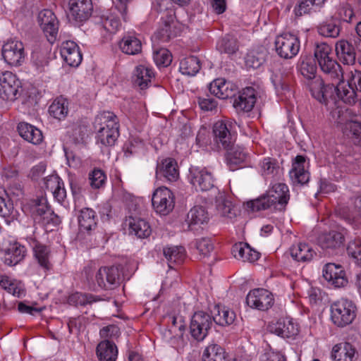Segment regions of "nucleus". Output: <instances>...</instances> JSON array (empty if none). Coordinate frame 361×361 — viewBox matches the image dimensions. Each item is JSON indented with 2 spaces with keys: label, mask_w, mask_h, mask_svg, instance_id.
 <instances>
[{
  "label": "nucleus",
  "mask_w": 361,
  "mask_h": 361,
  "mask_svg": "<svg viewBox=\"0 0 361 361\" xmlns=\"http://www.w3.org/2000/svg\"><path fill=\"white\" fill-rule=\"evenodd\" d=\"M37 23L50 44H54L59 34L60 21L51 9H42L38 13Z\"/></svg>",
  "instance_id": "nucleus-12"
},
{
  "label": "nucleus",
  "mask_w": 361,
  "mask_h": 361,
  "mask_svg": "<svg viewBox=\"0 0 361 361\" xmlns=\"http://www.w3.org/2000/svg\"><path fill=\"white\" fill-rule=\"evenodd\" d=\"M275 50L282 59H291L298 54L300 48L299 37L290 32H284L276 37Z\"/></svg>",
  "instance_id": "nucleus-9"
},
{
  "label": "nucleus",
  "mask_w": 361,
  "mask_h": 361,
  "mask_svg": "<svg viewBox=\"0 0 361 361\" xmlns=\"http://www.w3.org/2000/svg\"><path fill=\"white\" fill-rule=\"evenodd\" d=\"M124 224L128 227L129 234L135 235L138 238H147L152 233L149 222L136 214L131 213L126 216Z\"/></svg>",
  "instance_id": "nucleus-23"
},
{
  "label": "nucleus",
  "mask_w": 361,
  "mask_h": 361,
  "mask_svg": "<svg viewBox=\"0 0 361 361\" xmlns=\"http://www.w3.org/2000/svg\"><path fill=\"white\" fill-rule=\"evenodd\" d=\"M216 207L218 212L224 216L232 219L235 216L234 206L231 201L225 198L224 196L220 195L216 200Z\"/></svg>",
  "instance_id": "nucleus-59"
},
{
  "label": "nucleus",
  "mask_w": 361,
  "mask_h": 361,
  "mask_svg": "<svg viewBox=\"0 0 361 361\" xmlns=\"http://www.w3.org/2000/svg\"><path fill=\"white\" fill-rule=\"evenodd\" d=\"M119 49L126 55L135 56L142 53V44L140 34L134 30L123 33L118 42Z\"/></svg>",
  "instance_id": "nucleus-22"
},
{
  "label": "nucleus",
  "mask_w": 361,
  "mask_h": 361,
  "mask_svg": "<svg viewBox=\"0 0 361 361\" xmlns=\"http://www.w3.org/2000/svg\"><path fill=\"white\" fill-rule=\"evenodd\" d=\"M348 256L361 267V238H357L348 242L346 247Z\"/></svg>",
  "instance_id": "nucleus-63"
},
{
  "label": "nucleus",
  "mask_w": 361,
  "mask_h": 361,
  "mask_svg": "<svg viewBox=\"0 0 361 361\" xmlns=\"http://www.w3.org/2000/svg\"><path fill=\"white\" fill-rule=\"evenodd\" d=\"M189 246L191 249L197 250L202 258L209 257L214 249L213 241L209 238L195 239Z\"/></svg>",
  "instance_id": "nucleus-53"
},
{
  "label": "nucleus",
  "mask_w": 361,
  "mask_h": 361,
  "mask_svg": "<svg viewBox=\"0 0 361 361\" xmlns=\"http://www.w3.org/2000/svg\"><path fill=\"white\" fill-rule=\"evenodd\" d=\"M334 19L338 20V24L341 23H353L356 22L357 17L353 11L352 6L349 4H343L341 5L337 11L332 16Z\"/></svg>",
  "instance_id": "nucleus-55"
},
{
  "label": "nucleus",
  "mask_w": 361,
  "mask_h": 361,
  "mask_svg": "<svg viewBox=\"0 0 361 361\" xmlns=\"http://www.w3.org/2000/svg\"><path fill=\"white\" fill-rule=\"evenodd\" d=\"M163 252L170 268L181 264L186 257V251L183 246H167L164 248Z\"/></svg>",
  "instance_id": "nucleus-45"
},
{
  "label": "nucleus",
  "mask_w": 361,
  "mask_h": 361,
  "mask_svg": "<svg viewBox=\"0 0 361 361\" xmlns=\"http://www.w3.org/2000/svg\"><path fill=\"white\" fill-rule=\"evenodd\" d=\"M228 353L221 345L212 342L204 349L202 361H227Z\"/></svg>",
  "instance_id": "nucleus-41"
},
{
  "label": "nucleus",
  "mask_w": 361,
  "mask_h": 361,
  "mask_svg": "<svg viewBox=\"0 0 361 361\" xmlns=\"http://www.w3.org/2000/svg\"><path fill=\"white\" fill-rule=\"evenodd\" d=\"M96 353L99 361H116L118 348L114 341L104 340L97 345Z\"/></svg>",
  "instance_id": "nucleus-43"
},
{
  "label": "nucleus",
  "mask_w": 361,
  "mask_h": 361,
  "mask_svg": "<svg viewBox=\"0 0 361 361\" xmlns=\"http://www.w3.org/2000/svg\"><path fill=\"white\" fill-rule=\"evenodd\" d=\"M89 124L87 121L78 119L67 127V134L73 143L82 144L87 137Z\"/></svg>",
  "instance_id": "nucleus-38"
},
{
  "label": "nucleus",
  "mask_w": 361,
  "mask_h": 361,
  "mask_svg": "<svg viewBox=\"0 0 361 361\" xmlns=\"http://www.w3.org/2000/svg\"><path fill=\"white\" fill-rule=\"evenodd\" d=\"M320 71L333 80L343 78V72L341 66L334 58V56L317 63Z\"/></svg>",
  "instance_id": "nucleus-37"
},
{
  "label": "nucleus",
  "mask_w": 361,
  "mask_h": 361,
  "mask_svg": "<svg viewBox=\"0 0 361 361\" xmlns=\"http://www.w3.org/2000/svg\"><path fill=\"white\" fill-rule=\"evenodd\" d=\"M12 200L4 188H0V216L4 218L7 224L12 221L16 214Z\"/></svg>",
  "instance_id": "nucleus-48"
},
{
  "label": "nucleus",
  "mask_w": 361,
  "mask_h": 361,
  "mask_svg": "<svg viewBox=\"0 0 361 361\" xmlns=\"http://www.w3.org/2000/svg\"><path fill=\"white\" fill-rule=\"evenodd\" d=\"M317 63L313 57L308 54H302L297 63V70L310 83L317 79Z\"/></svg>",
  "instance_id": "nucleus-30"
},
{
  "label": "nucleus",
  "mask_w": 361,
  "mask_h": 361,
  "mask_svg": "<svg viewBox=\"0 0 361 361\" xmlns=\"http://www.w3.org/2000/svg\"><path fill=\"white\" fill-rule=\"evenodd\" d=\"M355 303L348 298H342L330 305V319L338 328H344L351 324L357 317Z\"/></svg>",
  "instance_id": "nucleus-5"
},
{
  "label": "nucleus",
  "mask_w": 361,
  "mask_h": 361,
  "mask_svg": "<svg viewBox=\"0 0 361 361\" xmlns=\"http://www.w3.org/2000/svg\"><path fill=\"white\" fill-rule=\"evenodd\" d=\"M156 178L163 182L174 183L179 178V168L174 158H159L156 166Z\"/></svg>",
  "instance_id": "nucleus-18"
},
{
  "label": "nucleus",
  "mask_w": 361,
  "mask_h": 361,
  "mask_svg": "<svg viewBox=\"0 0 361 361\" xmlns=\"http://www.w3.org/2000/svg\"><path fill=\"white\" fill-rule=\"evenodd\" d=\"M101 23L102 27L110 34L116 33L121 26L119 17L113 13L107 16L102 15L101 16Z\"/></svg>",
  "instance_id": "nucleus-57"
},
{
  "label": "nucleus",
  "mask_w": 361,
  "mask_h": 361,
  "mask_svg": "<svg viewBox=\"0 0 361 361\" xmlns=\"http://www.w3.org/2000/svg\"><path fill=\"white\" fill-rule=\"evenodd\" d=\"M247 305L260 311H266L272 307L274 302L273 295L264 288L251 290L246 297Z\"/></svg>",
  "instance_id": "nucleus-19"
},
{
  "label": "nucleus",
  "mask_w": 361,
  "mask_h": 361,
  "mask_svg": "<svg viewBox=\"0 0 361 361\" xmlns=\"http://www.w3.org/2000/svg\"><path fill=\"white\" fill-rule=\"evenodd\" d=\"M261 167L263 175L266 176H270L273 178L279 175L281 171L278 161L271 157L264 158L262 162Z\"/></svg>",
  "instance_id": "nucleus-62"
},
{
  "label": "nucleus",
  "mask_w": 361,
  "mask_h": 361,
  "mask_svg": "<svg viewBox=\"0 0 361 361\" xmlns=\"http://www.w3.org/2000/svg\"><path fill=\"white\" fill-rule=\"evenodd\" d=\"M359 355L357 348L350 342L335 345L331 353L334 361H358Z\"/></svg>",
  "instance_id": "nucleus-27"
},
{
  "label": "nucleus",
  "mask_w": 361,
  "mask_h": 361,
  "mask_svg": "<svg viewBox=\"0 0 361 361\" xmlns=\"http://www.w3.org/2000/svg\"><path fill=\"white\" fill-rule=\"evenodd\" d=\"M196 102L199 108L204 112H216L218 109V102L216 99L206 94L205 96H198L196 97Z\"/></svg>",
  "instance_id": "nucleus-64"
},
{
  "label": "nucleus",
  "mask_w": 361,
  "mask_h": 361,
  "mask_svg": "<svg viewBox=\"0 0 361 361\" xmlns=\"http://www.w3.org/2000/svg\"><path fill=\"white\" fill-rule=\"evenodd\" d=\"M49 54L47 48L43 47H35L31 54V63L36 70L42 73L49 63Z\"/></svg>",
  "instance_id": "nucleus-47"
},
{
  "label": "nucleus",
  "mask_w": 361,
  "mask_h": 361,
  "mask_svg": "<svg viewBox=\"0 0 361 361\" xmlns=\"http://www.w3.org/2000/svg\"><path fill=\"white\" fill-rule=\"evenodd\" d=\"M84 274L90 288L95 290L97 286L101 289L112 290L122 281L123 267L121 264L102 267L94 276L91 267H85Z\"/></svg>",
  "instance_id": "nucleus-4"
},
{
  "label": "nucleus",
  "mask_w": 361,
  "mask_h": 361,
  "mask_svg": "<svg viewBox=\"0 0 361 361\" xmlns=\"http://www.w3.org/2000/svg\"><path fill=\"white\" fill-rule=\"evenodd\" d=\"M4 61L11 66H20L25 61L24 44L20 41L8 40L1 49Z\"/></svg>",
  "instance_id": "nucleus-16"
},
{
  "label": "nucleus",
  "mask_w": 361,
  "mask_h": 361,
  "mask_svg": "<svg viewBox=\"0 0 361 361\" xmlns=\"http://www.w3.org/2000/svg\"><path fill=\"white\" fill-rule=\"evenodd\" d=\"M238 48L237 39L229 34L220 37L216 44V49L220 54H227L228 56L235 54L238 51Z\"/></svg>",
  "instance_id": "nucleus-46"
},
{
  "label": "nucleus",
  "mask_w": 361,
  "mask_h": 361,
  "mask_svg": "<svg viewBox=\"0 0 361 361\" xmlns=\"http://www.w3.org/2000/svg\"><path fill=\"white\" fill-rule=\"evenodd\" d=\"M290 200L288 187L285 183L274 184L258 198L247 201L245 207L251 212L270 209L272 212H283Z\"/></svg>",
  "instance_id": "nucleus-2"
},
{
  "label": "nucleus",
  "mask_w": 361,
  "mask_h": 361,
  "mask_svg": "<svg viewBox=\"0 0 361 361\" xmlns=\"http://www.w3.org/2000/svg\"><path fill=\"white\" fill-rule=\"evenodd\" d=\"M60 53L64 61L72 67H78L82 60L80 48L73 41L63 42L60 48Z\"/></svg>",
  "instance_id": "nucleus-28"
},
{
  "label": "nucleus",
  "mask_w": 361,
  "mask_h": 361,
  "mask_svg": "<svg viewBox=\"0 0 361 361\" xmlns=\"http://www.w3.org/2000/svg\"><path fill=\"white\" fill-rule=\"evenodd\" d=\"M208 89L211 94L220 99H231L236 92L235 85L223 78H216L211 82Z\"/></svg>",
  "instance_id": "nucleus-26"
},
{
  "label": "nucleus",
  "mask_w": 361,
  "mask_h": 361,
  "mask_svg": "<svg viewBox=\"0 0 361 361\" xmlns=\"http://www.w3.org/2000/svg\"><path fill=\"white\" fill-rule=\"evenodd\" d=\"M200 61L197 56H190L180 61L179 71L183 75L194 76L200 71Z\"/></svg>",
  "instance_id": "nucleus-52"
},
{
  "label": "nucleus",
  "mask_w": 361,
  "mask_h": 361,
  "mask_svg": "<svg viewBox=\"0 0 361 361\" xmlns=\"http://www.w3.org/2000/svg\"><path fill=\"white\" fill-rule=\"evenodd\" d=\"M318 34L324 37L336 38L339 36L341 31V25L338 21L332 16L320 23L317 26Z\"/></svg>",
  "instance_id": "nucleus-44"
},
{
  "label": "nucleus",
  "mask_w": 361,
  "mask_h": 361,
  "mask_svg": "<svg viewBox=\"0 0 361 361\" xmlns=\"http://www.w3.org/2000/svg\"><path fill=\"white\" fill-rule=\"evenodd\" d=\"M310 91L312 96L321 104H327L329 99L337 100L338 82L325 84L320 77L309 83Z\"/></svg>",
  "instance_id": "nucleus-15"
},
{
  "label": "nucleus",
  "mask_w": 361,
  "mask_h": 361,
  "mask_svg": "<svg viewBox=\"0 0 361 361\" xmlns=\"http://www.w3.org/2000/svg\"><path fill=\"white\" fill-rule=\"evenodd\" d=\"M233 257L243 262H255L260 257V253L252 249L247 243L240 242L232 246Z\"/></svg>",
  "instance_id": "nucleus-36"
},
{
  "label": "nucleus",
  "mask_w": 361,
  "mask_h": 361,
  "mask_svg": "<svg viewBox=\"0 0 361 361\" xmlns=\"http://www.w3.org/2000/svg\"><path fill=\"white\" fill-rule=\"evenodd\" d=\"M211 316L216 325L224 327L233 324L236 319V314L233 310L220 304L214 306Z\"/></svg>",
  "instance_id": "nucleus-32"
},
{
  "label": "nucleus",
  "mask_w": 361,
  "mask_h": 361,
  "mask_svg": "<svg viewBox=\"0 0 361 361\" xmlns=\"http://www.w3.org/2000/svg\"><path fill=\"white\" fill-rule=\"evenodd\" d=\"M0 286L8 293L17 298H22L25 295L26 290L24 284L19 281L10 280L6 275H0Z\"/></svg>",
  "instance_id": "nucleus-50"
},
{
  "label": "nucleus",
  "mask_w": 361,
  "mask_h": 361,
  "mask_svg": "<svg viewBox=\"0 0 361 361\" xmlns=\"http://www.w3.org/2000/svg\"><path fill=\"white\" fill-rule=\"evenodd\" d=\"M100 300H102V298L99 296L91 293H82L80 292L73 293L68 298V303L75 307H85Z\"/></svg>",
  "instance_id": "nucleus-51"
},
{
  "label": "nucleus",
  "mask_w": 361,
  "mask_h": 361,
  "mask_svg": "<svg viewBox=\"0 0 361 361\" xmlns=\"http://www.w3.org/2000/svg\"><path fill=\"white\" fill-rule=\"evenodd\" d=\"M78 228L81 233H87L88 235L98 234L95 236L96 244L99 245L106 242L105 235L102 231H97L98 218L96 212L90 207H84L78 211L77 214Z\"/></svg>",
  "instance_id": "nucleus-6"
},
{
  "label": "nucleus",
  "mask_w": 361,
  "mask_h": 361,
  "mask_svg": "<svg viewBox=\"0 0 361 361\" xmlns=\"http://www.w3.org/2000/svg\"><path fill=\"white\" fill-rule=\"evenodd\" d=\"M209 220V214L204 207L194 206L190 209L185 219L188 231H192L195 234H200L203 230V226L207 224Z\"/></svg>",
  "instance_id": "nucleus-20"
},
{
  "label": "nucleus",
  "mask_w": 361,
  "mask_h": 361,
  "mask_svg": "<svg viewBox=\"0 0 361 361\" xmlns=\"http://www.w3.org/2000/svg\"><path fill=\"white\" fill-rule=\"evenodd\" d=\"M152 205L157 213L163 216L168 215L174 209L173 192L165 186L157 188L152 194Z\"/></svg>",
  "instance_id": "nucleus-13"
},
{
  "label": "nucleus",
  "mask_w": 361,
  "mask_h": 361,
  "mask_svg": "<svg viewBox=\"0 0 361 361\" xmlns=\"http://www.w3.org/2000/svg\"><path fill=\"white\" fill-rule=\"evenodd\" d=\"M190 183L202 191H208L214 187V179L211 172L206 169L192 167L188 176Z\"/></svg>",
  "instance_id": "nucleus-24"
},
{
  "label": "nucleus",
  "mask_w": 361,
  "mask_h": 361,
  "mask_svg": "<svg viewBox=\"0 0 361 361\" xmlns=\"http://www.w3.org/2000/svg\"><path fill=\"white\" fill-rule=\"evenodd\" d=\"M27 240L39 267L45 271L52 269V264L49 260L51 256L50 247L39 242L35 237H28Z\"/></svg>",
  "instance_id": "nucleus-21"
},
{
  "label": "nucleus",
  "mask_w": 361,
  "mask_h": 361,
  "mask_svg": "<svg viewBox=\"0 0 361 361\" xmlns=\"http://www.w3.org/2000/svg\"><path fill=\"white\" fill-rule=\"evenodd\" d=\"M335 50L338 58L343 63L346 65L355 63L357 52L352 42L341 39L336 42Z\"/></svg>",
  "instance_id": "nucleus-31"
},
{
  "label": "nucleus",
  "mask_w": 361,
  "mask_h": 361,
  "mask_svg": "<svg viewBox=\"0 0 361 361\" xmlns=\"http://www.w3.org/2000/svg\"><path fill=\"white\" fill-rule=\"evenodd\" d=\"M68 8L69 20L77 26L87 21L94 10L92 0H68Z\"/></svg>",
  "instance_id": "nucleus-10"
},
{
  "label": "nucleus",
  "mask_w": 361,
  "mask_h": 361,
  "mask_svg": "<svg viewBox=\"0 0 361 361\" xmlns=\"http://www.w3.org/2000/svg\"><path fill=\"white\" fill-rule=\"evenodd\" d=\"M307 157L305 155H297L292 162V169L290 171V177L293 184L304 185L310 180V172L305 169Z\"/></svg>",
  "instance_id": "nucleus-25"
},
{
  "label": "nucleus",
  "mask_w": 361,
  "mask_h": 361,
  "mask_svg": "<svg viewBox=\"0 0 361 361\" xmlns=\"http://www.w3.org/2000/svg\"><path fill=\"white\" fill-rule=\"evenodd\" d=\"M106 179L105 171L99 168H94L88 174L89 185L93 189L104 188Z\"/></svg>",
  "instance_id": "nucleus-56"
},
{
  "label": "nucleus",
  "mask_w": 361,
  "mask_h": 361,
  "mask_svg": "<svg viewBox=\"0 0 361 361\" xmlns=\"http://www.w3.org/2000/svg\"><path fill=\"white\" fill-rule=\"evenodd\" d=\"M267 330L283 338H295L300 332L299 324L289 317L272 319L267 325Z\"/></svg>",
  "instance_id": "nucleus-14"
},
{
  "label": "nucleus",
  "mask_w": 361,
  "mask_h": 361,
  "mask_svg": "<svg viewBox=\"0 0 361 361\" xmlns=\"http://www.w3.org/2000/svg\"><path fill=\"white\" fill-rule=\"evenodd\" d=\"M322 276L327 285L334 288H345L348 284V279L344 268L341 264L327 263L322 269Z\"/></svg>",
  "instance_id": "nucleus-17"
},
{
  "label": "nucleus",
  "mask_w": 361,
  "mask_h": 361,
  "mask_svg": "<svg viewBox=\"0 0 361 361\" xmlns=\"http://www.w3.org/2000/svg\"><path fill=\"white\" fill-rule=\"evenodd\" d=\"M290 254L294 260L305 263L312 261L316 252L307 243H299L290 248Z\"/></svg>",
  "instance_id": "nucleus-42"
},
{
  "label": "nucleus",
  "mask_w": 361,
  "mask_h": 361,
  "mask_svg": "<svg viewBox=\"0 0 361 361\" xmlns=\"http://www.w3.org/2000/svg\"><path fill=\"white\" fill-rule=\"evenodd\" d=\"M338 82L337 99L341 100L344 103L353 105L361 98V94L348 84L345 82L343 77L340 80H335Z\"/></svg>",
  "instance_id": "nucleus-33"
},
{
  "label": "nucleus",
  "mask_w": 361,
  "mask_h": 361,
  "mask_svg": "<svg viewBox=\"0 0 361 361\" xmlns=\"http://www.w3.org/2000/svg\"><path fill=\"white\" fill-rule=\"evenodd\" d=\"M260 97V87L259 85L245 87L238 91L237 94L233 97V106L237 112H250Z\"/></svg>",
  "instance_id": "nucleus-7"
},
{
  "label": "nucleus",
  "mask_w": 361,
  "mask_h": 361,
  "mask_svg": "<svg viewBox=\"0 0 361 361\" xmlns=\"http://www.w3.org/2000/svg\"><path fill=\"white\" fill-rule=\"evenodd\" d=\"M23 90L21 82L11 71L0 73V97L6 101H15Z\"/></svg>",
  "instance_id": "nucleus-11"
},
{
  "label": "nucleus",
  "mask_w": 361,
  "mask_h": 361,
  "mask_svg": "<svg viewBox=\"0 0 361 361\" xmlns=\"http://www.w3.org/2000/svg\"><path fill=\"white\" fill-rule=\"evenodd\" d=\"M69 102L63 96L56 97L49 107V114L53 118L64 120L68 114Z\"/></svg>",
  "instance_id": "nucleus-49"
},
{
  "label": "nucleus",
  "mask_w": 361,
  "mask_h": 361,
  "mask_svg": "<svg viewBox=\"0 0 361 361\" xmlns=\"http://www.w3.org/2000/svg\"><path fill=\"white\" fill-rule=\"evenodd\" d=\"M168 20L164 21V26L155 33L157 39L162 42H168L180 32V28L174 22V16L167 14Z\"/></svg>",
  "instance_id": "nucleus-40"
},
{
  "label": "nucleus",
  "mask_w": 361,
  "mask_h": 361,
  "mask_svg": "<svg viewBox=\"0 0 361 361\" xmlns=\"http://www.w3.org/2000/svg\"><path fill=\"white\" fill-rule=\"evenodd\" d=\"M213 317L204 311L195 312L190 319V334L197 342L203 341L213 326Z\"/></svg>",
  "instance_id": "nucleus-8"
},
{
  "label": "nucleus",
  "mask_w": 361,
  "mask_h": 361,
  "mask_svg": "<svg viewBox=\"0 0 361 361\" xmlns=\"http://www.w3.org/2000/svg\"><path fill=\"white\" fill-rule=\"evenodd\" d=\"M345 135L356 145H361V122L351 121L345 124Z\"/></svg>",
  "instance_id": "nucleus-58"
},
{
  "label": "nucleus",
  "mask_w": 361,
  "mask_h": 361,
  "mask_svg": "<svg viewBox=\"0 0 361 361\" xmlns=\"http://www.w3.org/2000/svg\"><path fill=\"white\" fill-rule=\"evenodd\" d=\"M119 127V120L113 112L99 113L94 122L97 144L104 147L114 146L120 135Z\"/></svg>",
  "instance_id": "nucleus-3"
},
{
  "label": "nucleus",
  "mask_w": 361,
  "mask_h": 361,
  "mask_svg": "<svg viewBox=\"0 0 361 361\" xmlns=\"http://www.w3.org/2000/svg\"><path fill=\"white\" fill-rule=\"evenodd\" d=\"M344 235L338 231H331L329 233L321 234L317 239L318 245L323 249H337L344 243Z\"/></svg>",
  "instance_id": "nucleus-39"
},
{
  "label": "nucleus",
  "mask_w": 361,
  "mask_h": 361,
  "mask_svg": "<svg viewBox=\"0 0 361 361\" xmlns=\"http://www.w3.org/2000/svg\"><path fill=\"white\" fill-rule=\"evenodd\" d=\"M18 135L26 142L37 145L44 140L42 132L40 129L25 121H20L16 126Z\"/></svg>",
  "instance_id": "nucleus-29"
},
{
  "label": "nucleus",
  "mask_w": 361,
  "mask_h": 361,
  "mask_svg": "<svg viewBox=\"0 0 361 361\" xmlns=\"http://www.w3.org/2000/svg\"><path fill=\"white\" fill-rule=\"evenodd\" d=\"M154 77V73L151 68L145 65H138L133 71L132 82L134 86L138 87L140 90H145L150 85L152 78Z\"/></svg>",
  "instance_id": "nucleus-35"
},
{
  "label": "nucleus",
  "mask_w": 361,
  "mask_h": 361,
  "mask_svg": "<svg viewBox=\"0 0 361 361\" xmlns=\"http://www.w3.org/2000/svg\"><path fill=\"white\" fill-rule=\"evenodd\" d=\"M232 123L228 121H217L213 126L214 142L219 149L226 150V164L231 171L252 167L249 154L239 146L234 147L235 135L231 132Z\"/></svg>",
  "instance_id": "nucleus-1"
},
{
  "label": "nucleus",
  "mask_w": 361,
  "mask_h": 361,
  "mask_svg": "<svg viewBox=\"0 0 361 361\" xmlns=\"http://www.w3.org/2000/svg\"><path fill=\"white\" fill-rule=\"evenodd\" d=\"M355 159L351 155L340 154L334 158V164L336 167L343 173H350L353 171Z\"/></svg>",
  "instance_id": "nucleus-61"
},
{
  "label": "nucleus",
  "mask_w": 361,
  "mask_h": 361,
  "mask_svg": "<svg viewBox=\"0 0 361 361\" xmlns=\"http://www.w3.org/2000/svg\"><path fill=\"white\" fill-rule=\"evenodd\" d=\"M35 206L33 213L35 219H39V221L42 222L44 219H47V215L51 210V206L48 204L47 199L43 197L37 198Z\"/></svg>",
  "instance_id": "nucleus-60"
},
{
  "label": "nucleus",
  "mask_w": 361,
  "mask_h": 361,
  "mask_svg": "<svg viewBox=\"0 0 361 361\" xmlns=\"http://www.w3.org/2000/svg\"><path fill=\"white\" fill-rule=\"evenodd\" d=\"M69 185L73 197L74 209L76 210L77 202L82 198L83 193L86 190V181L82 178L72 177L69 178Z\"/></svg>",
  "instance_id": "nucleus-54"
},
{
  "label": "nucleus",
  "mask_w": 361,
  "mask_h": 361,
  "mask_svg": "<svg viewBox=\"0 0 361 361\" xmlns=\"http://www.w3.org/2000/svg\"><path fill=\"white\" fill-rule=\"evenodd\" d=\"M26 253V247L16 241L4 250V262L6 265L15 266L24 259Z\"/></svg>",
  "instance_id": "nucleus-34"
}]
</instances>
